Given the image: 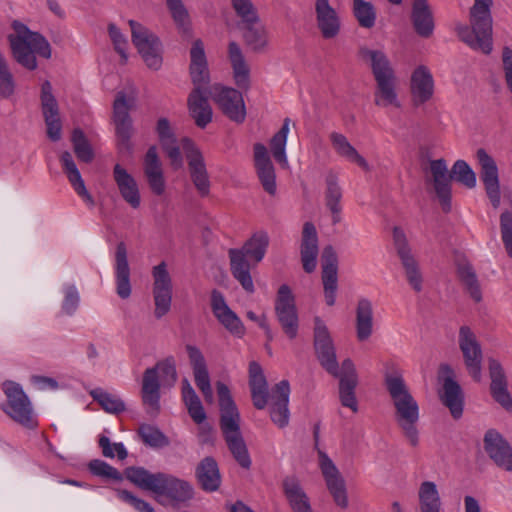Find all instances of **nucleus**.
<instances>
[{"label":"nucleus","mask_w":512,"mask_h":512,"mask_svg":"<svg viewBox=\"0 0 512 512\" xmlns=\"http://www.w3.org/2000/svg\"><path fill=\"white\" fill-rule=\"evenodd\" d=\"M384 384L394 407V419L403 436L412 447L419 445V405L411 394L402 374L387 372Z\"/></svg>","instance_id":"f257e3e1"},{"label":"nucleus","mask_w":512,"mask_h":512,"mask_svg":"<svg viewBox=\"0 0 512 512\" xmlns=\"http://www.w3.org/2000/svg\"><path fill=\"white\" fill-rule=\"evenodd\" d=\"M125 477L143 490L156 494L157 501L172 505H180L193 498L192 485L182 479L166 473H150L143 467H128L125 469Z\"/></svg>","instance_id":"f03ea898"},{"label":"nucleus","mask_w":512,"mask_h":512,"mask_svg":"<svg viewBox=\"0 0 512 512\" xmlns=\"http://www.w3.org/2000/svg\"><path fill=\"white\" fill-rule=\"evenodd\" d=\"M190 57V76L194 88L187 99L188 110L195 124L199 128H205L212 121L213 112L208 102L209 70L201 40L193 43Z\"/></svg>","instance_id":"7ed1b4c3"},{"label":"nucleus","mask_w":512,"mask_h":512,"mask_svg":"<svg viewBox=\"0 0 512 512\" xmlns=\"http://www.w3.org/2000/svg\"><path fill=\"white\" fill-rule=\"evenodd\" d=\"M217 394L220 407V428L229 451L236 462L244 469H250L252 461L246 443L240 431V414L233 401L228 386L217 382Z\"/></svg>","instance_id":"20e7f679"},{"label":"nucleus","mask_w":512,"mask_h":512,"mask_svg":"<svg viewBox=\"0 0 512 512\" xmlns=\"http://www.w3.org/2000/svg\"><path fill=\"white\" fill-rule=\"evenodd\" d=\"M358 57L371 68L375 79L374 103L379 107H400L396 91V76L384 51L361 46Z\"/></svg>","instance_id":"39448f33"},{"label":"nucleus","mask_w":512,"mask_h":512,"mask_svg":"<svg viewBox=\"0 0 512 512\" xmlns=\"http://www.w3.org/2000/svg\"><path fill=\"white\" fill-rule=\"evenodd\" d=\"M469 11L470 26L459 24L456 33L459 39L471 49L490 54L493 48V0H474Z\"/></svg>","instance_id":"423d86ee"},{"label":"nucleus","mask_w":512,"mask_h":512,"mask_svg":"<svg viewBox=\"0 0 512 512\" xmlns=\"http://www.w3.org/2000/svg\"><path fill=\"white\" fill-rule=\"evenodd\" d=\"M269 242L268 234L265 231H258L244 243L242 248H231L228 251L231 274L248 293L255 291L250 273L252 264L257 265L263 260Z\"/></svg>","instance_id":"0eeeda50"},{"label":"nucleus","mask_w":512,"mask_h":512,"mask_svg":"<svg viewBox=\"0 0 512 512\" xmlns=\"http://www.w3.org/2000/svg\"><path fill=\"white\" fill-rule=\"evenodd\" d=\"M429 169L433 190L445 213L451 210L452 180L457 181L469 189L476 186V174L464 160H457L453 164L451 171L448 170L447 163L443 158L431 160Z\"/></svg>","instance_id":"6e6552de"},{"label":"nucleus","mask_w":512,"mask_h":512,"mask_svg":"<svg viewBox=\"0 0 512 512\" xmlns=\"http://www.w3.org/2000/svg\"><path fill=\"white\" fill-rule=\"evenodd\" d=\"M164 384L174 385L177 380V372L173 358H166L158 362L154 367L144 371L142 379L141 397L147 414L156 416L160 411V382L159 374Z\"/></svg>","instance_id":"1a4fd4ad"},{"label":"nucleus","mask_w":512,"mask_h":512,"mask_svg":"<svg viewBox=\"0 0 512 512\" xmlns=\"http://www.w3.org/2000/svg\"><path fill=\"white\" fill-rule=\"evenodd\" d=\"M7 402L2 406L3 411L15 422L25 428L33 429L37 420L28 396L19 384L8 381L3 384Z\"/></svg>","instance_id":"9d476101"},{"label":"nucleus","mask_w":512,"mask_h":512,"mask_svg":"<svg viewBox=\"0 0 512 512\" xmlns=\"http://www.w3.org/2000/svg\"><path fill=\"white\" fill-rule=\"evenodd\" d=\"M132 43L149 69L159 70L163 63L160 39L141 23L129 20Z\"/></svg>","instance_id":"9b49d317"},{"label":"nucleus","mask_w":512,"mask_h":512,"mask_svg":"<svg viewBox=\"0 0 512 512\" xmlns=\"http://www.w3.org/2000/svg\"><path fill=\"white\" fill-rule=\"evenodd\" d=\"M319 426L316 425L313 431L315 449L319 457V467L326 482L327 489L333 497L334 502L341 508L348 506L346 485L338 468L329 456L319 448Z\"/></svg>","instance_id":"f8f14e48"},{"label":"nucleus","mask_w":512,"mask_h":512,"mask_svg":"<svg viewBox=\"0 0 512 512\" xmlns=\"http://www.w3.org/2000/svg\"><path fill=\"white\" fill-rule=\"evenodd\" d=\"M458 345L467 373L475 382L482 380L483 351L476 334L469 326L459 328Z\"/></svg>","instance_id":"ddd939ff"},{"label":"nucleus","mask_w":512,"mask_h":512,"mask_svg":"<svg viewBox=\"0 0 512 512\" xmlns=\"http://www.w3.org/2000/svg\"><path fill=\"white\" fill-rule=\"evenodd\" d=\"M274 310L282 331L289 339H295L299 330V317L291 288L283 284L275 298Z\"/></svg>","instance_id":"4468645a"},{"label":"nucleus","mask_w":512,"mask_h":512,"mask_svg":"<svg viewBox=\"0 0 512 512\" xmlns=\"http://www.w3.org/2000/svg\"><path fill=\"white\" fill-rule=\"evenodd\" d=\"M181 145L187 160L188 171L193 185L201 197L208 196L211 182L202 152L189 138H183Z\"/></svg>","instance_id":"2eb2a0df"},{"label":"nucleus","mask_w":512,"mask_h":512,"mask_svg":"<svg viewBox=\"0 0 512 512\" xmlns=\"http://www.w3.org/2000/svg\"><path fill=\"white\" fill-rule=\"evenodd\" d=\"M209 96L231 121L236 123L244 122L246 108L241 92L231 87L215 84L210 87Z\"/></svg>","instance_id":"dca6fc26"},{"label":"nucleus","mask_w":512,"mask_h":512,"mask_svg":"<svg viewBox=\"0 0 512 512\" xmlns=\"http://www.w3.org/2000/svg\"><path fill=\"white\" fill-rule=\"evenodd\" d=\"M130 109L131 105L127 101L126 94L122 91L118 92L113 103V123L118 147L125 151L132 150L131 138L135 132Z\"/></svg>","instance_id":"f3484780"},{"label":"nucleus","mask_w":512,"mask_h":512,"mask_svg":"<svg viewBox=\"0 0 512 512\" xmlns=\"http://www.w3.org/2000/svg\"><path fill=\"white\" fill-rule=\"evenodd\" d=\"M314 349L320 365L330 375H338L339 367L336 350L327 326L316 316L314 318Z\"/></svg>","instance_id":"a211bd4d"},{"label":"nucleus","mask_w":512,"mask_h":512,"mask_svg":"<svg viewBox=\"0 0 512 512\" xmlns=\"http://www.w3.org/2000/svg\"><path fill=\"white\" fill-rule=\"evenodd\" d=\"M476 159L479 165L480 179L483 182L487 197L492 206L498 208L501 202V192L497 164L483 148L476 151Z\"/></svg>","instance_id":"6ab92c4d"},{"label":"nucleus","mask_w":512,"mask_h":512,"mask_svg":"<svg viewBox=\"0 0 512 512\" xmlns=\"http://www.w3.org/2000/svg\"><path fill=\"white\" fill-rule=\"evenodd\" d=\"M393 239L409 285L414 291L421 292L423 284L422 273L417 260L411 253V249L407 244L405 234L402 230L395 227L393 231Z\"/></svg>","instance_id":"aec40b11"},{"label":"nucleus","mask_w":512,"mask_h":512,"mask_svg":"<svg viewBox=\"0 0 512 512\" xmlns=\"http://www.w3.org/2000/svg\"><path fill=\"white\" fill-rule=\"evenodd\" d=\"M440 374L444 377L440 399L455 419L463 413L464 395L461 386L454 380V370L448 364L440 366Z\"/></svg>","instance_id":"412c9836"},{"label":"nucleus","mask_w":512,"mask_h":512,"mask_svg":"<svg viewBox=\"0 0 512 512\" xmlns=\"http://www.w3.org/2000/svg\"><path fill=\"white\" fill-rule=\"evenodd\" d=\"M337 374L332 376L339 379V399L342 406L357 412L358 403L355 390L358 385V375L353 361L350 358L343 360Z\"/></svg>","instance_id":"4be33fe9"},{"label":"nucleus","mask_w":512,"mask_h":512,"mask_svg":"<svg viewBox=\"0 0 512 512\" xmlns=\"http://www.w3.org/2000/svg\"><path fill=\"white\" fill-rule=\"evenodd\" d=\"M484 450L493 463L507 472L512 471V447L496 430H488L483 439Z\"/></svg>","instance_id":"5701e85b"},{"label":"nucleus","mask_w":512,"mask_h":512,"mask_svg":"<svg viewBox=\"0 0 512 512\" xmlns=\"http://www.w3.org/2000/svg\"><path fill=\"white\" fill-rule=\"evenodd\" d=\"M322 262V283L325 303L328 306H333L336 302L338 288V258L331 245L323 249Z\"/></svg>","instance_id":"b1692460"},{"label":"nucleus","mask_w":512,"mask_h":512,"mask_svg":"<svg viewBox=\"0 0 512 512\" xmlns=\"http://www.w3.org/2000/svg\"><path fill=\"white\" fill-rule=\"evenodd\" d=\"M490 393L493 399L507 411H512V397L508 391V382L501 363L495 358L488 359Z\"/></svg>","instance_id":"393cba45"},{"label":"nucleus","mask_w":512,"mask_h":512,"mask_svg":"<svg viewBox=\"0 0 512 512\" xmlns=\"http://www.w3.org/2000/svg\"><path fill=\"white\" fill-rule=\"evenodd\" d=\"M186 351L193 370L195 384L202 392L205 401L207 403H212L214 399L213 390L204 355L199 348L193 345H186Z\"/></svg>","instance_id":"a878e982"},{"label":"nucleus","mask_w":512,"mask_h":512,"mask_svg":"<svg viewBox=\"0 0 512 512\" xmlns=\"http://www.w3.org/2000/svg\"><path fill=\"white\" fill-rule=\"evenodd\" d=\"M211 308L218 321L233 335L242 337L245 333L241 319L226 304L223 294L213 290L211 294Z\"/></svg>","instance_id":"bb28decb"},{"label":"nucleus","mask_w":512,"mask_h":512,"mask_svg":"<svg viewBox=\"0 0 512 512\" xmlns=\"http://www.w3.org/2000/svg\"><path fill=\"white\" fill-rule=\"evenodd\" d=\"M315 18L317 28L324 39H333L338 36L341 29V20L329 0L315 1Z\"/></svg>","instance_id":"cd10ccee"},{"label":"nucleus","mask_w":512,"mask_h":512,"mask_svg":"<svg viewBox=\"0 0 512 512\" xmlns=\"http://www.w3.org/2000/svg\"><path fill=\"white\" fill-rule=\"evenodd\" d=\"M289 394L290 385L287 380H282L272 390L270 417L279 428H284L289 423Z\"/></svg>","instance_id":"c85d7f7f"},{"label":"nucleus","mask_w":512,"mask_h":512,"mask_svg":"<svg viewBox=\"0 0 512 512\" xmlns=\"http://www.w3.org/2000/svg\"><path fill=\"white\" fill-rule=\"evenodd\" d=\"M143 172L151 191L155 195H162L165 192L166 183L156 146H151L147 150L143 161Z\"/></svg>","instance_id":"c756f323"},{"label":"nucleus","mask_w":512,"mask_h":512,"mask_svg":"<svg viewBox=\"0 0 512 512\" xmlns=\"http://www.w3.org/2000/svg\"><path fill=\"white\" fill-rule=\"evenodd\" d=\"M410 89L415 106H420L433 97L434 80L426 66L420 65L412 72Z\"/></svg>","instance_id":"7c9ffc66"},{"label":"nucleus","mask_w":512,"mask_h":512,"mask_svg":"<svg viewBox=\"0 0 512 512\" xmlns=\"http://www.w3.org/2000/svg\"><path fill=\"white\" fill-rule=\"evenodd\" d=\"M318 253V235L316 228L313 223L305 222L302 229L300 255L302 266L306 273L315 271Z\"/></svg>","instance_id":"2f4dec72"},{"label":"nucleus","mask_w":512,"mask_h":512,"mask_svg":"<svg viewBox=\"0 0 512 512\" xmlns=\"http://www.w3.org/2000/svg\"><path fill=\"white\" fill-rule=\"evenodd\" d=\"M254 161L257 175L264 190L270 195H274L276 193L275 171L267 149L261 143L254 145Z\"/></svg>","instance_id":"473e14b6"},{"label":"nucleus","mask_w":512,"mask_h":512,"mask_svg":"<svg viewBox=\"0 0 512 512\" xmlns=\"http://www.w3.org/2000/svg\"><path fill=\"white\" fill-rule=\"evenodd\" d=\"M113 179L124 201L137 209L141 203V196L134 177L120 164H116L113 168Z\"/></svg>","instance_id":"72a5a7b5"},{"label":"nucleus","mask_w":512,"mask_h":512,"mask_svg":"<svg viewBox=\"0 0 512 512\" xmlns=\"http://www.w3.org/2000/svg\"><path fill=\"white\" fill-rule=\"evenodd\" d=\"M245 45L255 53L264 52L269 44L268 31L260 17L251 22L239 23Z\"/></svg>","instance_id":"f704fd0d"},{"label":"nucleus","mask_w":512,"mask_h":512,"mask_svg":"<svg viewBox=\"0 0 512 512\" xmlns=\"http://www.w3.org/2000/svg\"><path fill=\"white\" fill-rule=\"evenodd\" d=\"M116 292L122 299L131 295L130 268L127 259V248L124 242H119L115 252Z\"/></svg>","instance_id":"c9c22d12"},{"label":"nucleus","mask_w":512,"mask_h":512,"mask_svg":"<svg viewBox=\"0 0 512 512\" xmlns=\"http://www.w3.org/2000/svg\"><path fill=\"white\" fill-rule=\"evenodd\" d=\"M249 387L255 408L262 410L268 403V384L262 367L255 361L249 364Z\"/></svg>","instance_id":"e433bc0d"},{"label":"nucleus","mask_w":512,"mask_h":512,"mask_svg":"<svg viewBox=\"0 0 512 512\" xmlns=\"http://www.w3.org/2000/svg\"><path fill=\"white\" fill-rule=\"evenodd\" d=\"M196 478L204 491L214 492L219 489L221 475L213 457H205L200 461L196 468Z\"/></svg>","instance_id":"4c0bfd02"},{"label":"nucleus","mask_w":512,"mask_h":512,"mask_svg":"<svg viewBox=\"0 0 512 512\" xmlns=\"http://www.w3.org/2000/svg\"><path fill=\"white\" fill-rule=\"evenodd\" d=\"M60 161L63 166V170L67 175V178L74 188L75 192L90 206L93 207L95 202L91 194L86 189L85 183L81 177V174L73 160L70 152L65 151L60 157Z\"/></svg>","instance_id":"58836bf2"},{"label":"nucleus","mask_w":512,"mask_h":512,"mask_svg":"<svg viewBox=\"0 0 512 512\" xmlns=\"http://www.w3.org/2000/svg\"><path fill=\"white\" fill-rule=\"evenodd\" d=\"M411 20L416 33L428 38L434 31V20L427 0H414Z\"/></svg>","instance_id":"ea45409f"},{"label":"nucleus","mask_w":512,"mask_h":512,"mask_svg":"<svg viewBox=\"0 0 512 512\" xmlns=\"http://www.w3.org/2000/svg\"><path fill=\"white\" fill-rule=\"evenodd\" d=\"M13 29L15 30V35H9L10 44L15 42L17 39H24L25 42H30L34 48L36 49V53L49 59L51 57V47L49 42L39 33L30 31L24 24L19 21H14Z\"/></svg>","instance_id":"a19ab883"},{"label":"nucleus","mask_w":512,"mask_h":512,"mask_svg":"<svg viewBox=\"0 0 512 512\" xmlns=\"http://www.w3.org/2000/svg\"><path fill=\"white\" fill-rule=\"evenodd\" d=\"M13 29L15 30V35H9L10 44L15 42L17 39H24L25 42H30L34 48L36 49V53L49 59L51 57V47L49 42L39 33L30 31L24 24L19 21H14Z\"/></svg>","instance_id":"79ce46f5"},{"label":"nucleus","mask_w":512,"mask_h":512,"mask_svg":"<svg viewBox=\"0 0 512 512\" xmlns=\"http://www.w3.org/2000/svg\"><path fill=\"white\" fill-rule=\"evenodd\" d=\"M283 492L293 512H312L309 498L298 479L286 477L282 482Z\"/></svg>","instance_id":"37998d69"},{"label":"nucleus","mask_w":512,"mask_h":512,"mask_svg":"<svg viewBox=\"0 0 512 512\" xmlns=\"http://www.w3.org/2000/svg\"><path fill=\"white\" fill-rule=\"evenodd\" d=\"M228 56L233 69L236 85L241 89H248L250 85V69L245 61V57L240 46L234 41L229 43Z\"/></svg>","instance_id":"c03bdc74"},{"label":"nucleus","mask_w":512,"mask_h":512,"mask_svg":"<svg viewBox=\"0 0 512 512\" xmlns=\"http://www.w3.org/2000/svg\"><path fill=\"white\" fill-rule=\"evenodd\" d=\"M356 336L359 341L368 340L373 333V306L367 298H360L356 307Z\"/></svg>","instance_id":"a18cd8bd"},{"label":"nucleus","mask_w":512,"mask_h":512,"mask_svg":"<svg viewBox=\"0 0 512 512\" xmlns=\"http://www.w3.org/2000/svg\"><path fill=\"white\" fill-rule=\"evenodd\" d=\"M331 145L336 154L346 160L356 163L365 171H369L370 167L368 162L362 157L358 151L348 141L347 137L338 132H332L329 135Z\"/></svg>","instance_id":"49530a36"},{"label":"nucleus","mask_w":512,"mask_h":512,"mask_svg":"<svg viewBox=\"0 0 512 512\" xmlns=\"http://www.w3.org/2000/svg\"><path fill=\"white\" fill-rule=\"evenodd\" d=\"M457 276L465 292L469 294L473 301L479 303L482 300V290L473 266L467 261L458 262Z\"/></svg>","instance_id":"de8ad7c7"},{"label":"nucleus","mask_w":512,"mask_h":512,"mask_svg":"<svg viewBox=\"0 0 512 512\" xmlns=\"http://www.w3.org/2000/svg\"><path fill=\"white\" fill-rule=\"evenodd\" d=\"M342 191L338 185L337 175L329 172L326 176V193L325 200L326 206L332 213L333 223L336 224L340 221Z\"/></svg>","instance_id":"09e8293b"},{"label":"nucleus","mask_w":512,"mask_h":512,"mask_svg":"<svg viewBox=\"0 0 512 512\" xmlns=\"http://www.w3.org/2000/svg\"><path fill=\"white\" fill-rule=\"evenodd\" d=\"M418 497L421 512H440L441 501L434 482H422L418 491Z\"/></svg>","instance_id":"8fccbe9b"},{"label":"nucleus","mask_w":512,"mask_h":512,"mask_svg":"<svg viewBox=\"0 0 512 512\" xmlns=\"http://www.w3.org/2000/svg\"><path fill=\"white\" fill-rule=\"evenodd\" d=\"M10 46L12 55L17 63L28 70H35L37 68L36 49L30 42H25L24 39H17Z\"/></svg>","instance_id":"3c124183"},{"label":"nucleus","mask_w":512,"mask_h":512,"mask_svg":"<svg viewBox=\"0 0 512 512\" xmlns=\"http://www.w3.org/2000/svg\"><path fill=\"white\" fill-rule=\"evenodd\" d=\"M89 394L107 413L119 414L126 410L124 401L116 394L109 393L102 388L92 389Z\"/></svg>","instance_id":"603ef678"},{"label":"nucleus","mask_w":512,"mask_h":512,"mask_svg":"<svg viewBox=\"0 0 512 512\" xmlns=\"http://www.w3.org/2000/svg\"><path fill=\"white\" fill-rule=\"evenodd\" d=\"M289 124L290 120L286 118L280 130L272 137L270 141L272 155L274 159L283 167L288 166L285 148L287 135L289 133Z\"/></svg>","instance_id":"864d4df0"},{"label":"nucleus","mask_w":512,"mask_h":512,"mask_svg":"<svg viewBox=\"0 0 512 512\" xmlns=\"http://www.w3.org/2000/svg\"><path fill=\"white\" fill-rule=\"evenodd\" d=\"M353 14L363 28H372L376 21V11L371 2L353 0Z\"/></svg>","instance_id":"5fc2aeb1"},{"label":"nucleus","mask_w":512,"mask_h":512,"mask_svg":"<svg viewBox=\"0 0 512 512\" xmlns=\"http://www.w3.org/2000/svg\"><path fill=\"white\" fill-rule=\"evenodd\" d=\"M166 4L178 29L183 34H190L189 13L182 0H166Z\"/></svg>","instance_id":"6e6d98bb"},{"label":"nucleus","mask_w":512,"mask_h":512,"mask_svg":"<svg viewBox=\"0 0 512 512\" xmlns=\"http://www.w3.org/2000/svg\"><path fill=\"white\" fill-rule=\"evenodd\" d=\"M138 434L145 445L153 448H160L169 445V439L156 426L142 424Z\"/></svg>","instance_id":"4d7b16f0"},{"label":"nucleus","mask_w":512,"mask_h":512,"mask_svg":"<svg viewBox=\"0 0 512 512\" xmlns=\"http://www.w3.org/2000/svg\"><path fill=\"white\" fill-rule=\"evenodd\" d=\"M71 140L77 158L85 163L91 162L94 154L84 132L79 128L74 129Z\"/></svg>","instance_id":"13d9d810"},{"label":"nucleus","mask_w":512,"mask_h":512,"mask_svg":"<svg viewBox=\"0 0 512 512\" xmlns=\"http://www.w3.org/2000/svg\"><path fill=\"white\" fill-rule=\"evenodd\" d=\"M15 80L5 57L0 53V96L9 98L14 94Z\"/></svg>","instance_id":"bf43d9fd"},{"label":"nucleus","mask_w":512,"mask_h":512,"mask_svg":"<svg viewBox=\"0 0 512 512\" xmlns=\"http://www.w3.org/2000/svg\"><path fill=\"white\" fill-rule=\"evenodd\" d=\"M230 3L235 14L240 19L239 23L257 20L259 14L252 0H230Z\"/></svg>","instance_id":"052dcab7"},{"label":"nucleus","mask_w":512,"mask_h":512,"mask_svg":"<svg viewBox=\"0 0 512 512\" xmlns=\"http://www.w3.org/2000/svg\"><path fill=\"white\" fill-rule=\"evenodd\" d=\"M155 303L154 315L157 319L166 315L171 307L172 289H153Z\"/></svg>","instance_id":"680f3d73"},{"label":"nucleus","mask_w":512,"mask_h":512,"mask_svg":"<svg viewBox=\"0 0 512 512\" xmlns=\"http://www.w3.org/2000/svg\"><path fill=\"white\" fill-rule=\"evenodd\" d=\"M45 124L47 126V135L52 141H58L61 138V121L59 117V109L42 110Z\"/></svg>","instance_id":"e2e57ef3"},{"label":"nucleus","mask_w":512,"mask_h":512,"mask_svg":"<svg viewBox=\"0 0 512 512\" xmlns=\"http://www.w3.org/2000/svg\"><path fill=\"white\" fill-rule=\"evenodd\" d=\"M88 468L90 472L99 477L107 478V479H113L115 481L122 480L121 473L108 463L95 459L89 462Z\"/></svg>","instance_id":"0e129e2a"},{"label":"nucleus","mask_w":512,"mask_h":512,"mask_svg":"<svg viewBox=\"0 0 512 512\" xmlns=\"http://www.w3.org/2000/svg\"><path fill=\"white\" fill-rule=\"evenodd\" d=\"M501 238L508 255L512 258V213L505 211L500 216Z\"/></svg>","instance_id":"69168bd1"},{"label":"nucleus","mask_w":512,"mask_h":512,"mask_svg":"<svg viewBox=\"0 0 512 512\" xmlns=\"http://www.w3.org/2000/svg\"><path fill=\"white\" fill-rule=\"evenodd\" d=\"M153 289H172V280L165 262L153 267Z\"/></svg>","instance_id":"338daca9"},{"label":"nucleus","mask_w":512,"mask_h":512,"mask_svg":"<svg viewBox=\"0 0 512 512\" xmlns=\"http://www.w3.org/2000/svg\"><path fill=\"white\" fill-rule=\"evenodd\" d=\"M117 497L132 506L138 512H155L154 508L143 499L137 498L127 490L117 489Z\"/></svg>","instance_id":"774afa93"}]
</instances>
